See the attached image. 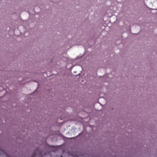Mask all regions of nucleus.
Segmentation results:
<instances>
[{
	"mask_svg": "<svg viewBox=\"0 0 157 157\" xmlns=\"http://www.w3.org/2000/svg\"><path fill=\"white\" fill-rule=\"evenodd\" d=\"M36 154L35 153V152L33 154V155L31 157H35L36 155Z\"/></svg>",
	"mask_w": 157,
	"mask_h": 157,
	"instance_id": "f257e3e1",
	"label": "nucleus"
},
{
	"mask_svg": "<svg viewBox=\"0 0 157 157\" xmlns=\"http://www.w3.org/2000/svg\"><path fill=\"white\" fill-rule=\"evenodd\" d=\"M41 157H44L43 155L42 154L41 155Z\"/></svg>",
	"mask_w": 157,
	"mask_h": 157,
	"instance_id": "f03ea898",
	"label": "nucleus"
},
{
	"mask_svg": "<svg viewBox=\"0 0 157 157\" xmlns=\"http://www.w3.org/2000/svg\"><path fill=\"white\" fill-rule=\"evenodd\" d=\"M44 154H45V155H46V153H44Z\"/></svg>",
	"mask_w": 157,
	"mask_h": 157,
	"instance_id": "7ed1b4c3",
	"label": "nucleus"
}]
</instances>
